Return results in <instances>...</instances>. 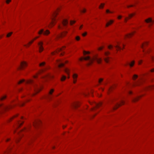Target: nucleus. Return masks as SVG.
Segmentation results:
<instances>
[{"instance_id": "nucleus-1", "label": "nucleus", "mask_w": 154, "mask_h": 154, "mask_svg": "<svg viewBox=\"0 0 154 154\" xmlns=\"http://www.w3.org/2000/svg\"><path fill=\"white\" fill-rule=\"evenodd\" d=\"M83 59L85 60H88L89 61L88 63V65H90L91 64L94 60H96L98 63H100L102 60L101 58H98L97 56H94L92 58H91L89 56H87L85 57L81 58L80 59V60H82Z\"/></svg>"}, {"instance_id": "nucleus-2", "label": "nucleus", "mask_w": 154, "mask_h": 154, "mask_svg": "<svg viewBox=\"0 0 154 154\" xmlns=\"http://www.w3.org/2000/svg\"><path fill=\"white\" fill-rule=\"evenodd\" d=\"M26 83L32 86L33 89L35 91V93H37L41 90L40 88L37 86V84L34 80L29 79L26 81Z\"/></svg>"}, {"instance_id": "nucleus-3", "label": "nucleus", "mask_w": 154, "mask_h": 154, "mask_svg": "<svg viewBox=\"0 0 154 154\" xmlns=\"http://www.w3.org/2000/svg\"><path fill=\"white\" fill-rule=\"evenodd\" d=\"M13 106H7L5 105H3L2 104L0 105V112L1 111H4L12 107Z\"/></svg>"}, {"instance_id": "nucleus-4", "label": "nucleus", "mask_w": 154, "mask_h": 154, "mask_svg": "<svg viewBox=\"0 0 154 154\" xmlns=\"http://www.w3.org/2000/svg\"><path fill=\"white\" fill-rule=\"evenodd\" d=\"M57 15V11L54 12L52 14V17L51 18L52 22L51 23V25L53 26L54 24V22L56 20L55 17Z\"/></svg>"}, {"instance_id": "nucleus-5", "label": "nucleus", "mask_w": 154, "mask_h": 154, "mask_svg": "<svg viewBox=\"0 0 154 154\" xmlns=\"http://www.w3.org/2000/svg\"><path fill=\"white\" fill-rule=\"evenodd\" d=\"M68 21L67 19H63L62 22V24L61 25H59L58 26V28L59 29H63V26H66L68 24Z\"/></svg>"}, {"instance_id": "nucleus-6", "label": "nucleus", "mask_w": 154, "mask_h": 154, "mask_svg": "<svg viewBox=\"0 0 154 154\" xmlns=\"http://www.w3.org/2000/svg\"><path fill=\"white\" fill-rule=\"evenodd\" d=\"M50 31L48 30H47L45 31H44V30L43 29H41L38 32V34H41L42 33L43 34L45 35H48L50 33Z\"/></svg>"}, {"instance_id": "nucleus-7", "label": "nucleus", "mask_w": 154, "mask_h": 154, "mask_svg": "<svg viewBox=\"0 0 154 154\" xmlns=\"http://www.w3.org/2000/svg\"><path fill=\"white\" fill-rule=\"evenodd\" d=\"M124 102L123 101L121 100L120 101V103H116L115 104L114 106L113 107V108L114 109H116L118 107L122 105H123L124 104Z\"/></svg>"}, {"instance_id": "nucleus-8", "label": "nucleus", "mask_w": 154, "mask_h": 154, "mask_svg": "<svg viewBox=\"0 0 154 154\" xmlns=\"http://www.w3.org/2000/svg\"><path fill=\"white\" fill-rule=\"evenodd\" d=\"M43 43L42 42H40L38 43L39 46V51L40 52H42L44 50L43 47Z\"/></svg>"}, {"instance_id": "nucleus-9", "label": "nucleus", "mask_w": 154, "mask_h": 154, "mask_svg": "<svg viewBox=\"0 0 154 154\" xmlns=\"http://www.w3.org/2000/svg\"><path fill=\"white\" fill-rule=\"evenodd\" d=\"M145 22L147 23H149V26H150L152 25L154 23V21H153L151 18H149L145 20Z\"/></svg>"}, {"instance_id": "nucleus-10", "label": "nucleus", "mask_w": 154, "mask_h": 154, "mask_svg": "<svg viewBox=\"0 0 154 154\" xmlns=\"http://www.w3.org/2000/svg\"><path fill=\"white\" fill-rule=\"evenodd\" d=\"M64 64V63L60 60H59L57 61V66L59 68H60L63 66Z\"/></svg>"}, {"instance_id": "nucleus-11", "label": "nucleus", "mask_w": 154, "mask_h": 154, "mask_svg": "<svg viewBox=\"0 0 154 154\" xmlns=\"http://www.w3.org/2000/svg\"><path fill=\"white\" fill-rule=\"evenodd\" d=\"M64 48V47H63V48H60L59 49H57V51H54V52H53L52 53V54L53 55H54L56 53H58V52H60V51H62L63 49Z\"/></svg>"}, {"instance_id": "nucleus-12", "label": "nucleus", "mask_w": 154, "mask_h": 154, "mask_svg": "<svg viewBox=\"0 0 154 154\" xmlns=\"http://www.w3.org/2000/svg\"><path fill=\"white\" fill-rule=\"evenodd\" d=\"M27 66V64L25 62H23L21 63L20 68L22 69Z\"/></svg>"}, {"instance_id": "nucleus-13", "label": "nucleus", "mask_w": 154, "mask_h": 154, "mask_svg": "<svg viewBox=\"0 0 154 154\" xmlns=\"http://www.w3.org/2000/svg\"><path fill=\"white\" fill-rule=\"evenodd\" d=\"M78 77V75L76 74H74L73 75V83H75L76 82V79Z\"/></svg>"}, {"instance_id": "nucleus-14", "label": "nucleus", "mask_w": 154, "mask_h": 154, "mask_svg": "<svg viewBox=\"0 0 154 154\" xmlns=\"http://www.w3.org/2000/svg\"><path fill=\"white\" fill-rule=\"evenodd\" d=\"M41 123V121L40 120H38L36 121H35L33 125L35 127H36L37 126L39 125Z\"/></svg>"}, {"instance_id": "nucleus-15", "label": "nucleus", "mask_w": 154, "mask_h": 154, "mask_svg": "<svg viewBox=\"0 0 154 154\" xmlns=\"http://www.w3.org/2000/svg\"><path fill=\"white\" fill-rule=\"evenodd\" d=\"M102 104V103L100 102L98 103H95V107L93 109H94L98 107L101 106Z\"/></svg>"}, {"instance_id": "nucleus-16", "label": "nucleus", "mask_w": 154, "mask_h": 154, "mask_svg": "<svg viewBox=\"0 0 154 154\" xmlns=\"http://www.w3.org/2000/svg\"><path fill=\"white\" fill-rule=\"evenodd\" d=\"M114 22L113 20H111L108 22L106 24V26L108 27L111 24Z\"/></svg>"}, {"instance_id": "nucleus-17", "label": "nucleus", "mask_w": 154, "mask_h": 154, "mask_svg": "<svg viewBox=\"0 0 154 154\" xmlns=\"http://www.w3.org/2000/svg\"><path fill=\"white\" fill-rule=\"evenodd\" d=\"M54 90L53 89H52L49 92L48 96V98L49 99H50L51 98L50 95H51L52 94V93L54 92Z\"/></svg>"}, {"instance_id": "nucleus-18", "label": "nucleus", "mask_w": 154, "mask_h": 154, "mask_svg": "<svg viewBox=\"0 0 154 154\" xmlns=\"http://www.w3.org/2000/svg\"><path fill=\"white\" fill-rule=\"evenodd\" d=\"M134 32H132L131 33L128 34L126 35L125 37V38H128L131 36L133 35Z\"/></svg>"}, {"instance_id": "nucleus-19", "label": "nucleus", "mask_w": 154, "mask_h": 154, "mask_svg": "<svg viewBox=\"0 0 154 154\" xmlns=\"http://www.w3.org/2000/svg\"><path fill=\"white\" fill-rule=\"evenodd\" d=\"M134 63H135L134 61H133L131 62L130 63H127L125 65L126 66L127 65L129 64L130 66L131 67H132L134 66Z\"/></svg>"}, {"instance_id": "nucleus-20", "label": "nucleus", "mask_w": 154, "mask_h": 154, "mask_svg": "<svg viewBox=\"0 0 154 154\" xmlns=\"http://www.w3.org/2000/svg\"><path fill=\"white\" fill-rule=\"evenodd\" d=\"M79 103L78 102H75L73 104V106L74 108H76L79 106Z\"/></svg>"}, {"instance_id": "nucleus-21", "label": "nucleus", "mask_w": 154, "mask_h": 154, "mask_svg": "<svg viewBox=\"0 0 154 154\" xmlns=\"http://www.w3.org/2000/svg\"><path fill=\"white\" fill-rule=\"evenodd\" d=\"M67 33V32H66V31L64 32L63 33H62L60 35L57 36V37H62L64 36Z\"/></svg>"}, {"instance_id": "nucleus-22", "label": "nucleus", "mask_w": 154, "mask_h": 154, "mask_svg": "<svg viewBox=\"0 0 154 154\" xmlns=\"http://www.w3.org/2000/svg\"><path fill=\"white\" fill-rule=\"evenodd\" d=\"M115 47L116 48L117 50H120L122 49V48L119 45V44L115 46Z\"/></svg>"}, {"instance_id": "nucleus-23", "label": "nucleus", "mask_w": 154, "mask_h": 154, "mask_svg": "<svg viewBox=\"0 0 154 154\" xmlns=\"http://www.w3.org/2000/svg\"><path fill=\"white\" fill-rule=\"evenodd\" d=\"M147 42H145L143 43L141 46V47L143 49L144 47L147 45Z\"/></svg>"}, {"instance_id": "nucleus-24", "label": "nucleus", "mask_w": 154, "mask_h": 154, "mask_svg": "<svg viewBox=\"0 0 154 154\" xmlns=\"http://www.w3.org/2000/svg\"><path fill=\"white\" fill-rule=\"evenodd\" d=\"M64 71L66 74H69V69L66 68L64 69Z\"/></svg>"}, {"instance_id": "nucleus-25", "label": "nucleus", "mask_w": 154, "mask_h": 154, "mask_svg": "<svg viewBox=\"0 0 154 154\" xmlns=\"http://www.w3.org/2000/svg\"><path fill=\"white\" fill-rule=\"evenodd\" d=\"M38 37H39V36H37V37H35L33 40H32V41H31L29 42L28 43V44H32L33 42V41H34V40L38 38Z\"/></svg>"}, {"instance_id": "nucleus-26", "label": "nucleus", "mask_w": 154, "mask_h": 154, "mask_svg": "<svg viewBox=\"0 0 154 154\" xmlns=\"http://www.w3.org/2000/svg\"><path fill=\"white\" fill-rule=\"evenodd\" d=\"M66 77L64 75H63L61 79V81H63L66 79Z\"/></svg>"}, {"instance_id": "nucleus-27", "label": "nucleus", "mask_w": 154, "mask_h": 154, "mask_svg": "<svg viewBox=\"0 0 154 154\" xmlns=\"http://www.w3.org/2000/svg\"><path fill=\"white\" fill-rule=\"evenodd\" d=\"M53 77V76L51 75H48L46 77V79H47L49 78H52Z\"/></svg>"}, {"instance_id": "nucleus-28", "label": "nucleus", "mask_w": 154, "mask_h": 154, "mask_svg": "<svg viewBox=\"0 0 154 154\" xmlns=\"http://www.w3.org/2000/svg\"><path fill=\"white\" fill-rule=\"evenodd\" d=\"M139 98V97H137L136 98H133V99L132 100H133V101L135 102V101H137L138 100Z\"/></svg>"}, {"instance_id": "nucleus-29", "label": "nucleus", "mask_w": 154, "mask_h": 154, "mask_svg": "<svg viewBox=\"0 0 154 154\" xmlns=\"http://www.w3.org/2000/svg\"><path fill=\"white\" fill-rule=\"evenodd\" d=\"M137 75H134L133 77V79L134 80H135L137 78Z\"/></svg>"}, {"instance_id": "nucleus-30", "label": "nucleus", "mask_w": 154, "mask_h": 154, "mask_svg": "<svg viewBox=\"0 0 154 154\" xmlns=\"http://www.w3.org/2000/svg\"><path fill=\"white\" fill-rule=\"evenodd\" d=\"M6 96L5 95H4L0 98V100H4V99H5L6 98Z\"/></svg>"}, {"instance_id": "nucleus-31", "label": "nucleus", "mask_w": 154, "mask_h": 154, "mask_svg": "<svg viewBox=\"0 0 154 154\" xmlns=\"http://www.w3.org/2000/svg\"><path fill=\"white\" fill-rule=\"evenodd\" d=\"M12 32H10L8 33V34L6 36L8 37H9L12 35Z\"/></svg>"}, {"instance_id": "nucleus-32", "label": "nucleus", "mask_w": 154, "mask_h": 154, "mask_svg": "<svg viewBox=\"0 0 154 154\" xmlns=\"http://www.w3.org/2000/svg\"><path fill=\"white\" fill-rule=\"evenodd\" d=\"M45 62H43L39 64V66H43L45 65Z\"/></svg>"}, {"instance_id": "nucleus-33", "label": "nucleus", "mask_w": 154, "mask_h": 154, "mask_svg": "<svg viewBox=\"0 0 154 154\" xmlns=\"http://www.w3.org/2000/svg\"><path fill=\"white\" fill-rule=\"evenodd\" d=\"M75 21L74 20H71L70 22V24L71 25H72L73 24L75 23Z\"/></svg>"}, {"instance_id": "nucleus-34", "label": "nucleus", "mask_w": 154, "mask_h": 154, "mask_svg": "<svg viewBox=\"0 0 154 154\" xmlns=\"http://www.w3.org/2000/svg\"><path fill=\"white\" fill-rule=\"evenodd\" d=\"M86 9L84 8L82 10H80V11L81 12H82V13H85L86 12Z\"/></svg>"}, {"instance_id": "nucleus-35", "label": "nucleus", "mask_w": 154, "mask_h": 154, "mask_svg": "<svg viewBox=\"0 0 154 154\" xmlns=\"http://www.w3.org/2000/svg\"><path fill=\"white\" fill-rule=\"evenodd\" d=\"M75 39L77 41H79L80 39V38L79 36H77L75 37Z\"/></svg>"}, {"instance_id": "nucleus-36", "label": "nucleus", "mask_w": 154, "mask_h": 154, "mask_svg": "<svg viewBox=\"0 0 154 154\" xmlns=\"http://www.w3.org/2000/svg\"><path fill=\"white\" fill-rule=\"evenodd\" d=\"M104 60L105 61L106 63H108L109 62V59L108 57H107L106 58H105L104 59Z\"/></svg>"}, {"instance_id": "nucleus-37", "label": "nucleus", "mask_w": 154, "mask_h": 154, "mask_svg": "<svg viewBox=\"0 0 154 154\" xmlns=\"http://www.w3.org/2000/svg\"><path fill=\"white\" fill-rule=\"evenodd\" d=\"M25 81V80L24 79H22L18 83V84H20L22 82Z\"/></svg>"}, {"instance_id": "nucleus-38", "label": "nucleus", "mask_w": 154, "mask_h": 154, "mask_svg": "<svg viewBox=\"0 0 154 154\" xmlns=\"http://www.w3.org/2000/svg\"><path fill=\"white\" fill-rule=\"evenodd\" d=\"M104 5V4H101V5L99 6V8H103V7Z\"/></svg>"}, {"instance_id": "nucleus-39", "label": "nucleus", "mask_w": 154, "mask_h": 154, "mask_svg": "<svg viewBox=\"0 0 154 154\" xmlns=\"http://www.w3.org/2000/svg\"><path fill=\"white\" fill-rule=\"evenodd\" d=\"M23 123V122L21 121V122H18V125L19 126L21 125Z\"/></svg>"}, {"instance_id": "nucleus-40", "label": "nucleus", "mask_w": 154, "mask_h": 154, "mask_svg": "<svg viewBox=\"0 0 154 154\" xmlns=\"http://www.w3.org/2000/svg\"><path fill=\"white\" fill-rule=\"evenodd\" d=\"M134 15V14H130L129 15V17L130 18L132 17Z\"/></svg>"}, {"instance_id": "nucleus-41", "label": "nucleus", "mask_w": 154, "mask_h": 154, "mask_svg": "<svg viewBox=\"0 0 154 154\" xmlns=\"http://www.w3.org/2000/svg\"><path fill=\"white\" fill-rule=\"evenodd\" d=\"M90 52H88H88H87V51H84V54H90Z\"/></svg>"}, {"instance_id": "nucleus-42", "label": "nucleus", "mask_w": 154, "mask_h": 154, "mask_svg": "<svg viewBox=\"0 0 154 154\" xmlns=\"http://www.w3.org/2000/svg\"><path fill=\"white\" fill-rule=\"evenodd\" d=\"M103 79H102V78L100 79L99 80L98 82L99 83H100L101 82H102L103 81Z\"/></svg>"}, {"instance_id": "nucleus-43", "label": "nucleus", "mask_w": 154, "mask_h": 154, "mask_svg": "<svg viewBox=\"0 0 154 154\" xmlns=\"http://www.w3.org/2000/svg\"><path fill=\"white\" fill-rule=\"evenodd\" d=\"M106 12L107 13H112V12L110 11L109 10H106Z\"/></svg>"}, {"instance_id": "nucleus-44", "label": "nucleus", "mask_w": 154, "mask_h": 154, "mask_svg": "<svg viewBox=\"0 0 154 154\" xmlns=\"http://www.w3.org/2000/svg\"><path fill=\"white\" fill-rule=\"evenodd\" d=\"M87 35V32H85L82 34V35L83 36H85Z\"/></svg>"}, {"instance_id": "nucleus-45", "label": "nucleus", "mask_w": 154, "mask_h": 154, "mask_svg": "<svg viewBox=\"0 0 154 154\" xmlns=\"http://www.w3.org/2000/svg\"><path fill=\"white\" fill-rule=\"evenodd\" d=\"M112 46L111 45H110L108 46V48L109 49H110L111 48H112Z\"/></svg>"}, {"instance_id": "nucleus-46", "label": "nucleus", "mask_w": 154, "mask_h": 154, "mask_svg": "<svg viewBox=\"0 0 154 154\" xmlns=\"http://www.w3.org/2000/svg\"><path fill=\"white\" fill-rule=\"evenodd\" d=\"M109 54V52H106L105 53V55L107 56Z\"/></svg>"}, {"instance_id": "nucleus-47", "label": "nucleus", "mask_w": 154, "mask_h": 154, "mask_svg": "<svg viewBox=\"0 0 154 154\" xmlns=\"http://www.w3.org/2000/svg\"><path fill=\"white\" fill-rule=\"evenodd\" d=\"M24 103L22 102L20 103V106H23L24 104Z\"/></svg>"}, {"instance_id": "nucleus-48", "label": "nucleus", "mask_w": 154, "mask_h": 154, "mask_svg": "<svg viewBox=\"0 0 154 154\" xmlns=\"http://www.w3.org/2000/svg\"><path fill=\"white\" fill-rule=\"evenodd\" d=\"M11 0H7L6 1V3L7 4L9 3L11 1Z\"/></svg>"}, {"instance_id": "nucleus-49", "label": "nucleus", "mask_w": 154, "mask_h": 154, "mask_svg": "<svg viewBox=\"0 0 154 154\" xmlns=\"http://www.w3.org/2000/svg\"><path fill=\"white\" fill-rule=\"evenodd\" d=\"M142 60H140L138 61V63L139 64H140L142 63Z\"/></svg>"}, {"instance_id": "nucleus-50", "label": "nucleus", "mask_w": 154, "mask_h": 154, "mask_svg": "<svg viewBox=\"0 0 154 154\" xmlns=\"http://www.w3.org/2000/svg\"><path fill=\"white\" fill-rule=\"evenodd\" d=\"M133 6V5H128L127 6L128 8H129L130 7H132Z\"/></svg>"}, {"instance_id": "nucleus-51", "label": "nucleus", "mask_w": 154, "mask_h": 154, "mask_svg": "<svg viewBox=\"0 0 154 154\" xmlns=\"http://www.w3.org/2000/svg\"><path fill=\"white\" fill-rule=\"evenodd\" d=\"M103 48V47H100L98 48V50H101Z\"/></svg>"}, {"instance_id": "nucleus-52", "label": "nucleus", "mask_w": 154, "mask_h": 154, "mask_svg": "<svg viewBox=\"0 0 154 154\" xmlns=\"http://www.w3.org/2000/svg\"><path fill=\"white\" fill-rule=\"evenodd\" d=\"M122 16H119L118 17V18L119 19H121V18H122Z\"/></svg>"}, {"instance_id": "nucleus-53", "label": "nucleus", "mask_w": 154, "mask_h": 154, "mask_svg": "<svg viewBox=\"0 0 154 154\" xmlns=\"http://www.w3.org/2000/svg\"><path fill=\"white\" fill-rule=\"evenodd\" d=\"M151 72H154V69H152L151 70Z\"/></svg>"}, {"instance_id": "nucleus-54", "label": "nucleus", "mask_w": 154, "mask_h": 154, "mask_svg": "<svg viewBox=\"0 0 154 154\" xmlns=\"http://www.w3.org/2000/svg\"><path fill=\"white\" fill-rule=\"evenodd\" d=\"M128 93L130 94H132V92L131 91H128Z\"/></svg>"}, {"instance_id": "nucleus-55", "label": "nucleus", "mask_w": 154, "mask_h": 154, "mask_svg": "<svg viewBox=\"0 0 154 154\" xmlns=\"http://www.w3.org/2000/svg\"><path fill=\"white\" fill-rule=\"evenodd\" d=\"M128 19V18L126 17L125 19V21L126 22Z\"/></svg>"}, {"instance_id": "nucleus-56", "label": "nucleus", "mask_w": 154, "mask_h": 154, "mask_svg": "<svg viewBox=\"0 0 154 154\" xmlns=\"http://www.w3.org/2000/svg\"><path fill=\"white\" fill-rule=\"evenodd\" d=\"M116 99H114L113 100H112L111 101L112 102H113L114 101V100H116Z\"/></svg>"}, {"instance_id": "nucleus-57", "label": "nucleus", "mask_w": 154, "mask_h": 154, "mask_svg": "<svg viewBox=\"0 0 154 154\" xmlns=\"http://www.w3.org/2000/svg\"><path fill=\"white\" fill-rule=\"evenodd\" d=\"M83 26V25H82L80 27V29H81V28H82V27Z\"/></svg>"}, {"instance_id": "nucleus-58", "label": "nucleus", "mask_w": 154, "mask_h": 154, "mask_svg": "<svg viewBox=\"0 0 154 154\" xmlns=\"http://www.w3.org/2000/svg\"><path fill=\"white\" fill-rule=\"evenodd\" d=\"M45 70V69H42L41 71V72H43L44 71V70Z\"/></svg>"}, {"instance_id": "nucleus-59", "label": "nucleus", "mask_w": 154, "mask_h": 154, "mask_svg": "<svg viewBox=\"0 0 154 154\" xmlns=\"http://www.w3.org/2000/svg\"><path fill=\"white\" fill-rule=\"evenodd\" d=\"M9 140V139H7L6 140V141H8Z\"/></svg>"}, {"instance_id": "nucleus-60", "label": "nucleus", "mask_w": 154, "mask_h": 154, "mask_svg": "<svg viewBox=\"0 0 154 154\" xmlns=\"http://www.w3.org/2000/svg\"><path fill=\"white\" fill-rule=\"evenodd\" d=\"M34 78H36V75H35L34 76Z\"/></svg>"}, {"instance_id": "nucleus-61", "label": "nucleus", "mask_w": 154, "mask_h": 154, "mask_svg": "<svg viewBox=\"0 0 154 154\" xmlns=\"http://www.w3.org/2000/svg\"><path fill=\"white\" fill-rule=\"evenodd\" d=\"M63 52H62V53H61L60 55H63Z\"/></svg>"}, {"instance_id": "nucleus-62", "label": "nucleus", "mask_w": 154, "mask_h": 154, "mask_svg": "<svg viewBox=\"0 0 154 154\" xmlns=\"http://www.w3.org/2000/svg\"><path fill=\"white\" fill-rule=\"evenodd\" d=\"M24 46L26 47V46H27V45H24Z\"/></svg>"}, {"instance_id": "nucleus-63", "label": "nucleus", "mask_w": 154, "mask_h": 154, "mask_svg": "<svg viewBox=\"0 0 154 154\" xmlns=\"http://www.w3.org/2000/svg\"><path fill=\"white\" fill-rule=\"evenodd\" d=\"M146 52H148V51H146Z\"/></svg>"}, {"instance_id": "nucleus-64", "label": "nucleus", "mask_w": 154, "mask_h": 154, "mask_svg": "<svg viewBox=\"0 0 154 154\" xmlns=\"http://www.w3.org/2000/svg\"><path fill=\"white\" fill-rule=\"evenodd\" d=\"M21 119H23V117H21Z\"/></svg>"}]
</instances>
